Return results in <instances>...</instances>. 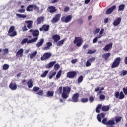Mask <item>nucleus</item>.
<instances>
[{"instance_id":"12","label":"nucleus","mask_w":127,"mask_h":127,"mask_svg":"<svg viewBox=\"0 0 127 127\" xmlns=\"http://www.w3.org/2000/svg\"><path fill=\"white\" fill-rule=\"evenodd\" d=\"M9 88L12 91H15L17 89V85L14 82H12L9 85Z\"/></svg>"},{"instance_id":"62","label":"nucleus","mask_w":127,"mask_h":127,"mask_svg":"<svg viewBox=\"0 0 127 127\" xmlns=\"http://www.w3.org/2000/svg\"><path fill=\"white\" fill-rule=\"evenodd\" d=\"M100 100H104V99H105V95H102V94L100 95Z\"/></svg>"},{"instance_id":"23","label":"nucleus","mask_w":127,"mask_h":127,"mask_svg":"<svg viewBox=\"0 0 127 127\" xmlns=\"http://www.w3.org/2000/svg\"><path fill=\"white\" fill-rule=\"evenodd\" d=\"M47 47L43 48V50H49L50 49V47L52 46V43L50 42H48L46 44Z\"/></svg>"},{"instance_id":"21","label":"nucleus","mask_w":127,"mask_h":127,"mask_svg":"<svg viewBox=\"0 0 127 127\" xmlns=\"http://www.w3.org/2000/svg\"><path fill=\"white\" fill-rule=\"evenodd\" d=\"M48 10L51 13H53V12H55L56 11V7L53 6H51L48 8Z\"/></svg>"},{"instance_id":"50","label":"nucleus","mask_w":127,"mask_h":127,"mask_svg":"<svg viewBox=\"0 0 127 127\" xmlns=\"http://www.w3.org/2000/svg\"><path fill=\"white\" fill-rule=\"evenodd\" d=\"M59 68H60V65H59V64H56L54 66V69L56 70H58V69H59Z\"/></svg>"},{"instance_id":"63","label":"nucleus","mask_w":127,"mask_h":127,"mask_svg":"<svg viewBox=\"0 0 127 127\" xmlns=\"http://www.w3.org/2000/svg\"><path fill=\"white\" fill-rule=\"evenodd\" d=\"M103 33H104V29L102 28L99 32V34H103Z\"/></svg>"},{"instance_id":"28","label":"nucleus","mask_w":127,"mask_h":127,"mask_svg":"<svg viewBox=\"0 0 127 127\" xmlns=\"http://www.w3.org/2000/svg\"><path fill=\"white\" fill-rule=\"evenodd\" d=\"M55 75H56V71H51L49 73V79H52L53 77H54Z\"/></svg>"},{"instance_id":"20","label":"nucleus","mask_w":127,"mask_h":127,"mask_svg":"<svg viewBox=\"0 0 127 127\" xmlns=\"http://www.w3.org/2000/svg\"><path fill=\"white\" fill-rule=\"evenodd\" d=\"M56 64V61L51 62L46 65V68L47 69H49L50 68H52L54 66V64Z\"/></svg>"},{"instance_id":"44","label":"nucleus","mask_w":127,"mask_h":127,"mask_svg":"<svg viewBox=\"0 0 127 127\" xmlns=\"http://www.w3.org/2000/svg\"><path fill=\"white\" fill-rule=\"evenodd\" d=\"M127 74V70H122L121 73V76H126Z\"/></svg>"},{"instance_id":"31","label":"nucleus","mask_w":127,"mask_h":127,"mask_svg":"<svg viewBox=\"0 0 127 127\" xmlns=\"http://www.w3.org/2000/svg\"><path fill=\"white\" fill-rule=\"evenodd\" d=\"M44 42V40L43 39H41L40 40L39 42L37 43L36 44L37 47H40L43 44V43Z\"/></svg>"},{"instance_id":"29","label":"nucleus","mask_w":127,"mask_h":127,"mask_svg":"<svg viewBox=\"0 0 127 127\" xmlns=\"http://www.w3.org/2000/svg\"><path fill=\"white\" fill-rule=\"evenodd\" d=\"M37 55V51H35L34 52L32 53V54H30L29 55V56L30 57V59H33L35 56Z\"/></svg>"},{"instance_id":"37","label":"nucleus","mask_w":127,"mask_h":127,"mask_svg":"<svg viewBox=\"0 0 127 127\" xmlns=\"http://www.w3.org/2000/svg\"><path fill=\"white\" fill-rule=\"evenodd\" d=\"M48 72L49 71L48 70H46L43 73H42L41 75V77L42 78H45V77H46V76L47 75V74H48Z\"/></svg>"},{"instance_id":"54","label":"nucleus","mask_w":127,"mask_h":127,"mask_svg":"<svg viewBox=\"0 0 127 127\" xmlns=\"http://www.w3.org/2000/svg\"><path fill=\"white\" fill-rule=\"evenodd\" d=\"M22 29L23 31H27V27L26 26V25H24L22 28Z\"/></svg>"},{"instance_id":"42","label":"nucleus","mask_w":127,"mask_h":127,"mask_svg":"<svg viewBox=\"0 0 127 127\" xmlns=\"http://www.w3.org/2000/svg\"><path fill=\"white\" fill-rule=\"evenodd\" d=\"M40 89V88L37 87V86H34L33 88V91L34 92H38L39 91V90Z\"/></svg>"},{"instance_id":"18","label":"nucleus","mask_w":127,"mask_h":127,"mask_svg":"<svg viewBox=\"0 0 127 127\" xmlns=\"http://www.w3.org/2000/svg\"><path fill=\"white\" fill-rule=\"evenodd\" d=\"M52 39L54 40L55 42L57 43L61 39L60 36L59 35H54L52 36Z\"/></svg>"},{"instance_id":"14","label":"nucleus","mask_w":127,"mask_h":127,"mask_svg":"<svg viewBox=\"0 0 127 127\" xmlns=\"http://www.w3.org/2000/svg\"><path fill=\"white\" fill-rule=\"evenodd\" d=\"M116 5H113L112 7L107 9L106 11V14H111L114 9H116Z\"/></svg>"},{"instance_id":"52","label":"nucleus","mask_w":127,"mask_h":127,"mask_svg":"<svg viewBox=\"0 0 127 127\" xmlns=\"http://www.w3.org/2000/svg\"><path fill=\"white\" fill-rule=\"evenodd\" d=\"M88 101H89L88 98H82L81 99L82 103H87V102H88Z\"/></svg>"},{"instance_id":"9","label":"nucleus","mask_w":127,"mask_h":127,"mask_svg":"<svg viewBox=\"0 0 127 127\" xmlns=\"http://www.w3.org/2000/svg\"><path fill=\"white\" fill-rule=\"evenodd\" d=\"M76 75L77 73L76 72V71H69L67 73L66 77L67 78H69V79H72L74 77H76Z\"/></svg>"},{"instance_id":"3","label":"nucleus","mask_w":127,"mask_h":127,"mask_svg":"<svg viewBox=\"0 0 127 127\" xmlns=\"http://www.w3.org/2000/svg\"><path fill=\"white\" fill-rule=\"evenodd\" d=\"M121 59L120 57H118L116 59H115L111 65V67L117 68V67H119L121 63Z\"/></svg>"},{"instance_id":"19","label":"nucleus","mask_w":127,"mask_h":127,"mask_svg":"<svg viewBox=\"0 0 127 127\" xmlns=\"http://www.w3.org/2000/svg\"><path fill=\"white\" fill-rule=\"evenodd\" d=\"M25 23H27V27L29 29L32 28V25L33 24V21L28 20L25 21Z\"/></svg>"},{"instance_id":"48","label":"nucleus","mask_w":127,"mask_h":127,"mask_svg":"<svg viewBox=\"0 0 127 127\" xmlns=\"http://www.w3.org/2000/svg\"><path fill=\"white\" fill-rule=\"evenodd\" d=\"M88 60L89 61V62L93 63V62H94L95 61V60H96V58H91L88 59Z\"/></svg>"},{"instance_id":"64","label":"nucleus","mask_w":127,"mask_h":127,"mask_svg":"<svg viewBox=\"0 0 127 127\" xmlns=\"http://www.w3.org/2000/svg\"><path fill=\"white\" fill-rule=\"evenodd\" d=\"M124 62L125 64L127 65V57L125 58V60H124Z\"/></svg>"},{"instance_id":"25","label":"nucleus","mask_w":127,"mask_h":127,"mask_svg":"<svg viewBox=\"0 0 127 127\" xmlns=\"http://www.w3.org/2000/svg\"><path fill=\"white\" fill-rule=\"evenodd\" d=\"M27 85L28 88H32V87H33V82L32 81V79L29 80L27 82Z\"/></svg>"},{"instance_id":"61","label":"nucleus","mask_w":127,"mask_h":127,"mask_svg":"<svg viewBox=\"0 0 127 127\" xmlns=\"http://www.w3.org/2000/svg\"><path fill=\"white\" fill-rule=\"evenodd\" d=\"M69 7L68 6H66L64 8V11H65V12H67V11H68V10H69Z\"/></svg>"},{"instance_id":"8","label":"nucleus","mask_w":127,"mask_h":127,"mask_svg":"<svg viewBox=\"0 0 127 127\" xmlns=\"http://www.w3.org/2000/svg\"><path fill=\"white\" fill-rule=\"evenodd\" d=\"M74 43L76 44V46L79 47L82 45V43H83V40L81 39V38L75 37V40L74 41Z\"/></svg>"},{"instance_id":"49","label":"nucleus","mask_w":127,"mask_h":127,"mask_svg":"<svg viewBox=\"0 0 127 127\" xmlns=\"http://www.w3.org/2000/svg\"><path fill=\"white\" fill-rule=\"evenodd\" d=\"M28 39L27 38L24 39L21 42V44H24L25 43H26V42L28 43Z\"/></svg>"},{"instance_id":"15","label":"nucleus","mask_w":127,"mask_h":127,"mask_svg":"<svg viewBox=\"0 0 127 127\" xmlns=\"http://www.w3.org/2000/svg\"><path fill=\"white\" fill-rule=\"evenodd\" d=\"M23 52H24V50L23 49H20L16 54V56H17V57H22V56H23Z\"/></svg>"},{"instance_id":"53","label":"nucleus","mask_w":127,"mask_h":127,"mask_svg":"<svg viewBox=\"0 0 127 127\" xmlns=\"http://www.w3.org/2000/svg\"><path fill=\"white\" fill-rule=\"evenodd\" d=\"M123 92H124L125 95H126V96H127V87H124L123 88Z\"/></svg>"},{"instance_id":"10","label":"nucleus","mask_w":127,"mask_h":127,"mask_svg":"<svg viewBox=\"0 0 127 127\" xmlns=\"http://www.w3.org/2000/svg\"><path fill=\"white\" fill-rule=\"evenodd\" d=\"M60 17H61V14H57L55 16V17L51 20V22H52V23H56V22H57L59 19H60Z\"/></svg>"},{"instance_id":"6","label":"nucleus","mask_w":127,"mask_h":127,"mask_svg":"<svg viewBox=\"0 0 127 127\" xmlns=\"http://www.w3.org/2000/svg\"><path fill=\"white\" fill-rule=\"evenodd\" d=\"M72 17L73 16L69 15L66 17L64 16L62 17L61 18V20L62 21H63V22H65L66 23H68V22H70V21H71Z\"/></svg>"},{"instance_id":"4","label":"nucleus","mask_w":127,"mask_h":127,"mask_svg":"<svg viewBox=\"0 0 127 127\" xmlns=\"http://www.w3.org/2000/svg\"><path fill=\"white\" fill-rule=\"evenodd\" d=\"M33 9L39 10V7L35 4H31L28 5L26 8L27 11H33Z\"/></svg>"},{"instance_id":"34","label":"nucleus","mask_w":127,"mask_h":127,"mask_svg":"<svg viewBox=\"0 0 127 127\" xmlns=\"http://www.w3.org/2000/svg\"><path fill=\"white\" fill-rule=\"evenodd\" d=\"M38 39V37H35V38L32 39L31 40L28 39V43H33V42H35Z\"/></svg>"},{"instance_id":"24","label":"nucleus","mask_w":127,"mask_h":127,"mask_svg":"<svg viewBox=\"0 0 127 127\" xmlns=\"http://www.w3.org/2000/svg\"><path fill=\"white\" fill-rule=\"evenodd\" d=\"M105 117V114H104L103 113H101V114H99L97 116V120L98 121V122H100V123H101V122H102V119H103V118Z\"/></svg>"},{"instance_id":"38","label":"nucleus","mask_w":127,"mask_h":127,"mask_svg":"<svg viewBox=\"0 0 127 127\" xmlns=\"http://www.w3.org/2000/svg\"><path fill=\"white\" fill-rule=\"evenodd\" d=\"M125 6V5L124 4L119 5L118 10L119 11H122V10H124Z\"/></svg>"},{"instance_id":"26","label":"nucleus","mask_w":127,"mask_h":127,"mask_svg":"<svg viewBox=\"0 0 127 127\" xmlns=\"http://www.w3.org/2000/svg\"><path fill=\"white\" fill-rule=\"evenodd\" d=\"M43 21H44V17H38L37 19V24H40L41 23V22H43Z\"/></svg>"},{"instance_id":"33","label":"nucleus","mask_w":127,"mask_h":127,"mask_svg":"<svg viewBox=\"0 0 127 127\" xmlns=\"http://www.w3.org/2000/svg\"><path fill=\"white\" fill-rule=\"evenodd\" d=\"M64 42H65V40L63 39L59 42H57L56 43H57V46H62V45H63V44H64Z\"/></svg>"},{"instance_id":"36","label":"nucleus","mask_w":127,"mask_h":127,"mask_svg":"<svg viewBox=\"0 0 127 127\" xmlns=\"http://www.w3.org/2000/svg\"><path fill=\"white\" fill-rule=\"evenodd\" d=\"M62 74V71L61 70H59L56 75V79H58L61 77V75Z\"/></svg>"},{"instance_id":"27","label":"nucleus","mask_w":127,"mask_h":127,"mask_svg":"<svg viewBox=\"0 0 127 127\" xmlns=\"http://www.w3.org/2000/svg\"><path fill=\"white\" fill-rule=\"evenodd\" d=\"M110 56H111V53H105L102 55V57L104 58V59H105V60H108Z\"/></svg>"},{"instance_id":"40","label":"nucleus","mask_w":127,"mask_h":127,"mask_svg":"<svg viewBox=\"0 0 127 127\" xmlns=\"http://www.w3.org/2000/svg\"><path fill=\"white\" fill-rule=\"evenodd\" d=\"M92 65V63L90 62L89 60H87L86 64L85 66L86 67H90Z\"/></svg>"},{"instance_id":"60","label":"nucleus","mask_w":127,"mask_h":127,"mask_svg":"<svg viewBox=\"0 0 127 127\" xmlns=\"http://www.w3.org/2000/svg\"><path fill=\"white\" fill-rule=\"evenodd\" d=\"M77 61H78V60H77V59H73V60H71V63L72 64H75V63H76Z\"/></svg>"},{"instance_id":"47","label":"nucleus","mask_w":127,"mask_h":127,"mask_svg":"<svg viewBox=\"0 0 127 127\" xmlns=\"http://www.w3.org/2000/svg\"><path fill=\"white\" fill-rule=\"evenodd\" d=\"M82 81H83V76H80L78 78V82L82 83Z\"/></svg>"},{"instance_id":"1","label":"nucleus","mask_w":127,"mask_h":127,"mask_svg":"<svg viewBox=\"0 0 127 127\" xmlns=\"http://www.w3.org/2000/svg\"><path fill=\"white\" fill-rule=\"evenodd\" d=\"M71 91V88L68 87H65L63 88V92L62 94V98L63 99H67L69 97V94Z\"/></svg>"},{"instance_id":"7","label":"nucleus","mask_w":127,"mask_h":127,"mask_svg":"<svg viewBox=\"0 0 127 127\" xmlns=\"http://www.w3.org/2000/svg\"><path fill=\"white\" fill-rule=\"evenodd\" d=\"M51 56H52V54L51 53H46L41 57V61H44V60L50 58Z\"/></svg>"},{"instance_id":"2","label":"nucleus","mask_w":127,"mask_h":127,"mask_svg":"<svg viewBox=\"0 0 127 127\" xmlns=\"http://www.w3.org/2000/svg\"><path fill=\"white\" fill-rule=\"evenodd\" d=\"M15 29V27L12 26L10 27L9 30L8 32V35L10 37H14V36H16L17 33L16 32L14 29Z\"/></svg>"},{"instance_id":"16","label":"nucleus","mask_w":127,"mask_h":127,"mask_svg":"<svg viewBox=\"0 0 127 127\" xmlns=\"http://www.w3.org/2000/svg\"><path fill=\"white\" fill-rule=\"evenodd\" d=\"M30 32H32L33 36L34 37H37L39 35V31L38 30H33L32 29L30 30Z\"/></svg>"},{"instance_id":"55","label":"nucleus","mask_w":127,"mask_h":127,"mask_svg":"<svg viewBox=\"0 0 127 127\" xmlns=\"http://www.w3.org/2000/svg\"><path fill=\"white\" fill-rule=\"evenodd\" d=\"M18 12H20V13H23L24 11H25V9H20L18 10Z\"/></svg>"},{"instance_id":"22","label":"nucleus","mask_w":127,"mask_h":127,"mask_svg":"<svg viewBox=\"0 0 127 127\" xmlns=\"http://www.w3.org/2000/svg\"><path fill=\"white\" fill-rule=\"evenodd\" d=\"M112 46H113V43H110V44H107L103 48V50L104 51H108V50H110V49L112 48Z\"/></svg>"},{"instance_id":"59","label":"nucleus","mask_w":127,"mask_h":127,"mask_svg":"<svg viewBox=\"0 0 127 127\" xmlns=\"http://www.w3.org/2000/svg\"><path fill=\"white\" fill-rule=\"evenodd\" d=\"M98 41V38L95 37L93 40V43H97V42Z\"/></svg>"},{"instance_id":"17","label":"nucleus","mask_w":127,"mask_h":127,"mask_svg":"<svg viewBox=\"0 0 127 127\" xmlns=\"http://www.w3.org/2000/svg\"><path fill=\"white\" fill-rule=\"evenodd\" d=\"M48 31L49 30V25H43L42 28H40V31Z\"/></svg>"},{"instance_id":"30","label":"nucleus","mask_w":127,"mask_h":127,"mask_svg":"<svg viewBox=\"0 0 127 127\" xmlns=\"http://www.w3.org/2000/svg\"><path fill=\"white\" fill-rule=\"evenodd\" d=\"M114 125H116V123H115V120H109L106 123L107 126H113Z\"/></svg>"},{"instance_id":"46","label":"nucleus","mask_w":127,"mask_h":127,"mask_svg":"<svg viewBox=\"0 0 127 127\" xmlns=\"http://www.w3.org/2000/svg\"><path fill=\"white\" fill-rule=\"evenodd\" d=\"M36 94L37 95H39V96H43V90H39Z\"/></svg>"},{"instance_id":"13","label":"nucleus","mask_w":127,"mask_h":127,"mask_svg":"<svg viewBox=\"0 0 127 127\" xmlns=\"http://www.w3.org/2000/svg\"><path fill=\"white\" fill-rule=\"evenodd\" d=\"M79 98V93H75L72 96V102H74V103H77V102L79 101V99L78 98Z\"/></svg>"},{"instance_id":"41","label":"nucleus","mask_w":127,"mask_h":127,"mask_svg":"<svg viewBox=\"0 0 127 127\" xmlns=\"http://www.w3.org/2000/svg\"><path fill=\"white\" fill-rule=\"evenodd\" d=\"M9 68V65L7 64H4L2 66L3 70H7Z\"/></svg>"},{"instance_id":"5","label":"nucleus","mask_w":127,"mask_h":127,"mask_svg":"<svg viewBox=\"0 0 127 127\" xmlns=\"http://www.w3.org/2000/svg\"><path fill=\"white\" fill-rule=\"evenodd\" d=\"M115 98L117 99H119V100H123L125 98V94H124V92L121 91L120 93V92L117 91L115 94Z\"/></svg>"},{"instance_id":"11","label":"nucleus","mask_w":127,"mask_h":127,"mask_svg":"<svg viewBox=\"0 0 127 127\" xmlns=\"http://www.w3.org/2000/svg\"><path fill=\"white\" fill-rule=\"evenodd\" d=\"M122 21V18L121 17H118L114 20L113 22V25L114 26H118L121 24V22Z\"/></svg>"},{"instance_id":"45","label":"nucleus","mask_w":127,"mask_h":127,"mask_svg":"<svg viewBox=\"0 0 127 127\" xmlns=\"http://www.w3.org/2000/svg\"><path fill=\"white\" fill-rule=\"evenodd\" d=\"M96 52V51H93L92 50H88L87 54H94Z\"/></svg>"},{"instance_id":"51","label":"nucleus","mask_w":127,"mask_h":127,"mask_svg":"<svg viewBox=\"0 0 127 127\" xmlns=\"http://www.w3.org/2000/svg\"><path fill=\"white\" fill-rule=\"evenodd\" d=\"M100 29H96L94 32H93V34L96 35V34H97V33H99V32H100Z\"/></svg>"},{"instance_id":"58","label":"nucleus","mask_w":127,"mask_h":127,"mask_svg":"<svg viewBox=\"0 0 127 127\" xmlns=\"http://www.w3.org/2000/svg\"><path fill=\"white\" fill-rule=\"evenodd\" d=\"M94 97H93V96H91L89 98V101L90 102V103H93V102H94Z\"/></svg>"},{"instance_id":"57","label":"nucleus","mask_w":127,"mask_h":127,"mask_svg":"<svg viewBox=\"0 0 127 127\" xmlns=\"http://www.w3.org/2000/svg\"><path fill=\"white\" fill-rule=\"evenodd\" d=\"M3 51H4V54H7L8 53V49H5L3 50Z\"/></svg>"},{"instance_id":"32","label":"nucleus","mask_w":127,"mask_h":127,"mask_svg":"<svg viewBox=\"0 0 127 127\" xmlns=\"http://www.w3.org/2000/svg\"><path fill=\"white\" fill-rule=\"evenodd\" d=\"M16 16H17V17H18V18H26L27 16L26 15H24V14H18V13H16Z\"/></svg>"},{"instance_id":"39","label":"nucleus","mask_w":127,"mask_h":127,"mask_svg":"<svg viewBox=\"0 0 127 127\" xmlns=\"http://www.w3.org/2000/svg\"><path fill=\"white\" fill-rule=\"evenodd\" d=\"M54 95V92L49 91L47 93V97H52Z\"/></svg>"},{"instance_id":"56","label":"nucleus","mask_w":127,"mask_h":127,"mask_svg":"<svg viewBox=\"0 0 127 127\" xmlns=\"http://www.w3.org/2000/svg\"><path fill=\"white\" fill-rule=\"evenodd\" d=\"M107 118H104L103 120H102V124H104V125H107Z\"/></svg>"},{"instance_id":"43","label":"nucleus","mask_w":127,"mask_h":127,"mask_svg":"<svg viewBox=\"0 0 127 127\" xmlns=\"http://www.w3.org/2000/svg\"><path fill=\"white\" fill-rule=\"evenodd\" d=\"M121 120H122V118H121V117H118L115 118V121L117 124H118V123H120V122H121Z\"/></svg>"},{"instance_id":"35","label":"nucleus","mask_w":127,"mask_h":127,"mask_svg":"<svg viewBox=\"0 0 127 127\" xmlns=\"http://www.w3.org/2000/svg\"><path fill=\"white\" fill-rule=\"evenodd\" d=\"M102 110L103 112H108L110 110V107L109 106H103L102 108Z\"/></svg>"}]
</instances>
